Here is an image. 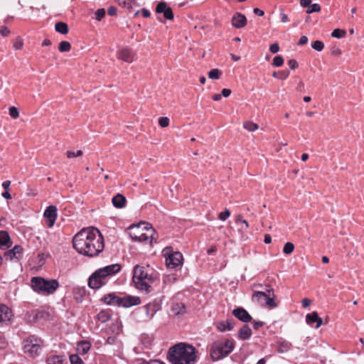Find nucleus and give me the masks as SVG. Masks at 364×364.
<instances>
[{
	"label": "nucleus",
	"instance_id": "nucleus-6",
	"mask_svg": "<svg viewBox=\"0 0 364 364\" xmlns=\"http://www.w3.org/2000/svg\"><path fill=\"white\" fill-rule=\"evenodd\" d=\"M31 286L32 289L38 294L50 295L54 294L60 285L56 279H46L41 277H34L31 278Z\"/></svg>",
	"mask_w": 364,
	"mask_h": 364
},
{
	"label": "nucleus",
	"instance_id": "nucleus-43",
	"mask_svg": "<svg viewBox=\"0 0 364 364\" xmlns=\"http://www.w3.org/2000/svg\"><path fill=\"white\" fill-rule=\"evenodd\" d=\"M159 124L161 127H166L169 124V119L166 117H161L159 119Z\"/></svg>",
	"mask_w": 364,
	"mask_h": 364
},
{
	"label": "nucleus",
	"instance_id": "nucleus-45",
	"mask_svg": "<svg viewBox=\"0 0 364 364\" xmlns=\"http://www.w3.org/2000/svg\"><path fill=\"white\" fill-rule=\"evenodd\" d=\"M230 215V212L226 209L225 211L221 212L219 215L218 218L221 220H225Z\"/></svg>",
	"mask_w": 364,
	"mask_h": 364
},
{
	"label": "nucleus",
	"instance_id": "nucleus-31",
	"mask_svg": "<svg viewBox=\"0 0 364 364\" xmlns=\"http://www.w3.org/2000/svg\"><path fill=\"white\" fill-rule=\"evenodd\" d=\"M185 306L184 304H176L173 308H172V311L173 312L178 315V314H183L185 312Z\"/></svg>",
	"mask_w": 364,
	"mask_h": 364
},
{
	"label": "nucleus",
	"instance_id": "nucleus-64",
	"mask_svg": "<svg viewBox=\"0 0 364 364\" xmlns=\"http://www.w3.org/2000/svg\"><path fill=\"white\" fill-rule=\"evenodd\" d=\"M264 242L266 244H269L272 242V237L269 235H265Z\"/></svg>",
	"mask_w": 364,
	"mask_h": 364
},
{
	"label": "nucleus",
	"instance_id": "nucleus-33",
	"mask_svg": "<svg viewBox=\"0 0 364 364\" xmlns=\"http://www.w3.org/2000/svg\"><path fill=\"white\" fill-rule=\"evenodd\" d=\"M346 34V32L345 30L336 28L331 33V36L336 38H343Z\"/></svg>",
	"mask_w": 364,
	"mask_h": 364
},
{
	"label": "nucleus",
	"instance_id": "nucleus-27",
	"mask_svg": "<svg viewBox=\"0 0 364 364\" xmlns=\"http://www.w3.org/2000/svg\"><path fill=\"white\" fill-rule=\"evenodd\" d=\"M11 244V239L8 232L5 230L0 231V245L9 246Z\"/></svg>",
	"mask_w": 364,
	"mask_h": 364
},
{
	"label": "nucleus",
	"instance_id": "nucleus-10",
	"mask_svg": "<svg viewBox=\"0 0 364 364\" xmlns=\"http://www.w3.org/2000/svg\"><path fill=\"white\" fill-rule=\"evenodd\" d=\"M23 352L31 357L35 358L40 355L43 346V341L36 336H29L23 343Z\"/></svg>",
	"mask_w": 364,
	"mask_h": 364
},
{
	"label": "nucleus",
	"instance_id": "nucleus-7",
	"mask_svg": "<svg viewBox=\"0 0 364 364\" xmlns=\"http://www.w3.org/2000/svg\"><path fill=\"white\" fill-rule=\"evenodd\" d=\"M101 301L107 305H114L119 307L129 308L141 304L139 296L127 295L123 297L117 296L114 293L105 294Z\"/></svg>",
	"mask_w": 364,
	"mask_h": 364
},
{
	"label": "nucleus",
	"instance_id": "nucleus-36",
	"mask_svg": "<svg viewBox=\"0 0 364 364\" xmlns=\"http://www.w3.org/2000/svg\"><path fill=\"white\" fill-rule=\"evenodd\" d=\"M311 47L316 51H321L324 48V44L321 41H315L312 43Z\"/></svg>",
	"mask_w": 364,
	"mask_h": 364
},
{
	"label": "nucleus",
	"instance_id": "nucleus-38",
	"mask_svg": "<svg viewBox=\"0 0 364 364\" xmlns=\"http://www.w3.org/2000/svg\"><path fill=\"white\" fill-rule=\"evenodd\" d=\"M284 63V59L281 55L275 56L272 61V65L275 67H280Z\"/></svg>",
	"mask_w": 364,
	"mask_h": 364
},
{
	"label": "nucleus",
	"instance_id": "nucleus-25",
	"mask_svg": "<svg viewBox=\"0 0 364 364\" xmlns=\"http://www.w3.org/2000/svg\"><path fill=\"white\" fill-rule=\"evenodd\" d=\"M111 313L109 310H101L96 316V318L102 322L105 323L108 321L111 318Z\"/></svg>",
	"mask_w": 364,
	"mask_h": 364
},
{
	"label": "nucleus",
	"instance_id": "nucleus-54",
	"mask_svg": "<svg viewBox=\"0 0 364 364\" xmlns=\"http://www.w3.org/2000/svg\"><path fill=\"white\" fill-rule=\"evenodd\" d=\"M117 9L114 6H109L107 12L109 16H115L117 14Z\"/></svg>",
	"mask_w": 364,
	"mask_h": 364
},
{
	"label": "nucleus",
	"instance_id": "nucleus-55",
	"mask_svg": "<svg viewBox=\"0 0 364 364\" xmlns=\"http://www.w3.org/2000/svg\"><path fill=\"white\" fill-rule=\"evenodd\" d=\"M231 92L230 89L224 88L222 90L221 96L223 95L224 97H228L230 95Z\"/></svg>",
	"mask_w": 364,
	"mask_h": 364
},
{
	"label": "nucleus",
	"instance_id": "nucleus-50",
	"mask_svg": "<svg viewBox=\"0 0 364 364\" xmlns=\"http://www.w3.org/2000/svg\"><path fill=\"white\" fill-rule=\"evenodd\" d=\"M0 33L2 36L6 37L10 33V31L6 26H1L0 28Z\"/></svg>",
	"mask_w": 364,
	"mask_h": 364
},
{
	"label": "nucleus",
	"instance_id": "nucleus-59",
	"mask_svg": "<svg viewBox=\"0 0 364 364\" xmlns=\"http://www.w3.org/2000/svg\"><path fill=\"white\" fill-rule=\"evenodd\" d=\"M264 325V323L262 321H255L253 323V328L255 330H257L259 327H262Z\"/></svg>",
	"mask_w": 364,
	"mask_h": 364
},
{
	"label": "nucleus",
	"instance_id": "nucleus-47",
	"mask_svg": "<svg viewBox=\"0 0 364 364\" xmlns=\"http://www.w3.org/2000/svg\"><path fill=\"white\" fill-rule=\"evenodd\" d=\"M240 227V231H245L249 228V224L246 220L241 221V223L237 224Z\"/></svg>",
	"mask_w": 364,
	"mask_h": 364
},
{
	"label": "nucleus",
	"instance_id": "nucleus-48",
	"mask_svg": "<svg viewBox=\"0 0 364 364\" xmlns=\"http://www.w3.org/2000/svg\"><path fill=\"white\" fill-rule=\"evenodd\" d=\"M6 346L7 342L5 337L2 334H0V349L5 348Z\"/></svg>",
	"mask_w": 364,
	"mask_h": 364
},
{
	"label": "nucleus",
	"instance_id": "nucleus-57",
	"mask_svg": "<svg viewBox=\"0 0 364 364\" xmlns=\"http://www.w3.org/2000/svg\"><path fill=\"white\" fill-rule=\"evenodd\" d=\"M301 303H302V306L304 307V308H306L308 307L309 306L311 305V301L309 299H304L302 301H301Z\"/></svg>",
	"mask_w": 364,
	"mask_h": 364
},
{
	"label": "nucleus",
	"instance_id": "nucleus-49",
	"mask_svg": "<svg viewBox=\"0 0 364 364\" xmlns=\"http://www.w3.org/2000/svg\"><path fill=\"white\" fill-rule=\"evenodd\" d=\"M331 53L334 56H339L342 52L338 47L334 46L331 48Z\"/></svg>",
	"mask_w": 364,
	"mask_h": 364
},
{
	"label": "nucleus",
	"instance_id": "nucleus-37",
	"mask_svg": "<svg viewBox=\"0 0 364 364\" xmlns=\"http://www.w3.org/2000/svg\"><path fill=\"white\" fill-rule=\"evenodd\" d=\"M9 111V115L12 119H17L19 117V112L16 107H10Z\"/></svg>",
	"mask_w": 364,
	"mask_h": 364
},
{
	"label": "nucleus",
	"instance_id": "nucleus-26",
	"mask_svg": "<svg viewBox=\"0 0 364 364\" xmlns=\"http://www.w3.org/2000/svg\"><path fill=\"white\" fill-rule=\"evenodd\" d=\"M47 364H66V360L62 355H51L47 358Z\"/></svg>",
	"mask_w": 364,
	"mask_h": 364
},
{
	"label": "nucleus",
	"instance_id": "nucleus-56",
	"mask_svg": "<svg viewBox=\"0 0 364 364\" xmlns=\"http://www.w3.org/2000/svg\"><path fill=\"white\" fill-rule=\"evenodd\" d=\"M311 0H301L300 1L301 6L304 8H306V7L309 8L311 5Z\"/></svg>",
	"mask_w": 364,
	"mask_h": 364
},
{
	"label": "nucleus",
	"instance_id": "nucleus-60",
	"mask_svg": "<svg viewBox=\"0 0 364 364\" xmlns=\"http://www.w3.org/2000/svg\"><path fill=\"white\" fill-rule=\"evenodd\" d=\"M141 14H142V16L144 17V18H148L151 15V13L149 10L146 9H143L141 10Z\"/></svg>",
	"mask_w": 364,
	"mask_h": 364
},
{
	"label": "nucleus",
	"instance_id": "nucleus-2",
	"mask_svg": "<svg viewBox=\"0 0 364 364\" xmlns=\"http://www.w3.org/2000/svg\"><path fill=\"white\" fill-rule=\"evenodd\" d=\"M196 353L193 346L179 343L169 349L168 358L171 364H194Z\"/></svg>",
	"mask_w": 364,
	"mask_h": 364
},
{
	"label": "nucleus",
	"instance_id": "nucleus-28",
	"mask_svg": "<svg viewBox=\"0 0 364 364\" xmlns=\"http://www.w3.org/2000/svg\"><path fill=\"white\" fill-rule=\"evenodd\" d=\"M55 31L61 34H67L69 31L68 24L64 22H58L55 25Z\"/></svg>",
	"mask_w": 364,
	"mask_h": 364
},
{
	"label": "nucleus",
	"instance_id": "nucleus-18",
	"mask_svg": "<svg viewBox=\"0 0 364 364\" xmlns=\"http://www.w3.org/2000/svg\"><path fill=\"white\" fill-rule=\"evenodd\" d=\"M306 321L309 325L311 326H313L314 323H316V328H318L323 323V319L318 316V314L316 311H313L310 314H308L306 316Z\"/></svg>",
	"mask_w": 364,
	"mask_h": 364
},
{
	"label": "nucleus",
	"instance_id": "nucleus-8",
	"mask_svg": "<svg viewBox=\"0 0 364 364\" xmlns=\"http://www.w3.org/2000/svg\"><path fill=\"white\" fill-rule=\"evenodd\" d=\"M232 340L223 338L215 341L210 350V355L213 360H219L228 355L234 349Z\"/></svg>",
	"mask_w": 364,
	"mask_h": 364
},
{
	"label": "nucleus",
	"instance_id": "nucleus-58",
	"mask_svg": "<svg viewBox=\"0 0 364 364\" xmlns=\"http://www.w3.org/2000/svg\"><path fill=\"white\" fill-rule=\"evenodd\" d=\"M280 15H281V21L282 23H287L289 21L288 16L286 14L282 12Z\"/></svg>",
	"mask_w": 364,
	"mask_h": 364
},
{
	"label": "nucleus",
	"instance_id": "nucleus-5",
	"mask_svg": "<svg viewBox=\"0 0 364 364\" xmlns=\"http://www.w3.org/2000/svg\"><path fill=\"white\" fill-rule=\"evenodd\" d=\"M154 229L146 223H140L129 228V234L132 239L136 242L151 244L154 240L156 241V239L154 237Z\"/></svg>",
	"mask_w": 364,
	"mask_h": 364
},
{
	"label": "nucleus",
	"instance_id": "nucleus-40",
	"mask_svg": "<svg viewBox=\"0 0 364 364\" xmlns=\"http://www.w3.org/2000/svg\"><path fill=\"white\" fill-rule=\"evenodd\" d=\"M83 155V152L82 150H78L77 152H74L72 151H66V156L68 159L73 158V157H78L82 156Z\"/></svg>",
	"mask_w": 364,
	"mask_h": 364
},
{
	"label": "nucleus",
	"instance_id": "nucleus-21",
	"mask_svg": "<svg viewBox=\"0 0 364 364\" xmlns=\"http://www.w3.org/2000/svg\"><path fill=\"white\" fill-rule=\"evenodd\" d=\"M23 248L20 245H15L11 250L5 252V257L12 260L14 258L18 259L21 257Z\"/></svg>",
	"mask_w": 364,
	"mask_h": 364
},
{
	"label": "nucleus",
	"instance_id": "nucleus-34",
	"mask_svg": "<svg viewBox=\"0 0 364 364\" xmlns=\"http://www.w3.org/2000/svg\"><path fill=\"white\" fill-rule=\"evenodd\" d=\"M243 127L249 132H254L258 129V125L252 122H245Z\"/></svg>",
	"mask_w": 364,
	"mask_h": 364
},
{
	"label": "nucleus",
	"instance_id": "nucleus-42",
	"mask_svg": "<svg viewBox=\"0 0 364 364\" xmlns=\"http://www.w3.org/2000/svg\"><path fill=\"white\" fill-rule=\"evenodd\" d=\"M105 16V10L104 9H97L95 11V16L97 21H101Z\"/></svg>",
	"mask_w": 364,
	"mask_h": 364
},
{
	"label": "nucleus",
	"instance_id": "nucleus-9",
	"mask_svg": "<svg viewBox=\"0 0 364 364\" xmlns=\"http://www.w3.org/2000/svg\"><path fill=\"white\" fill-rule=\"evenodd\" d=\"M161 306L158 301H154L144 305L134 312L135 318L139 322H147L152 319L154 314L161 310Z\"/></svg>",
	"mask_w": 364,
	"mask_h": 364
},
{
	"label": "nucleus",
	"instance_id": "nucleus-14",
	"mask_svg": "<svg viewBox=\"0 0 364 364\" xmlns=\"http://www.w3.org/2000/svg\"><path fill=\"white\" fill-rule=\"evenodd\" d=\"M117 57L119 60L130 63L134 61L135 54L131 49L124 48L117 51Z\"/></svg>",
	"mask_w": 364,
	"mask_h": 364
},
{
	"label": "nucleus",
	"instance_id": "nucleus-39",
	"mask_svg": "<svg viewBox=\"0 0 364 364\" xmlns=\"http://www.w3.org/2000/svg\"><path fill=\"white\" fill-rule=\"evenodd\" d=\"M321 10V6L318 4H311L308 8L306 12L307 14H311L314 12H318Z\"/></svg>",
	"mask_w": 364,
	"mask_h": 364
},
{
	"label": "nucleus",
	"instance_id": "nucleus-61",
	"mask_svg": "<svg viewBox=\"0 0 364 364\" xmlns=\"http://www.w3.org/2000/svg\"><path fill=\"white\" fill-rule=\"evenodd\" d=\"M253 11L256 15L259 16H262L264 14V11L258 8L254 9Z\"/></svg>",
	"mask_w": 364,
	"mask_h": 364
},
{
	"label": "nucleus",
	"instance_id": "nucleus-63",
	"mask_svg": "<svg viewBox=\"0 0 364 364\" xmlns=\"http://www.w3.org/2000/svg\"><path fill=\"white\" fill-rule=\"evenodd\" d=\"M175 279L176 278L173 276L168 275L164 279V282L166 283L168 282H171V280L175 281Z\"/></svg>",
	"mask_w": 364,
	"mask_h": 364
},
{
	"label": "nucleus",
	"instance_id": "nucleus-46",
	"mask_svg": "<svg viewBox=\"0 0 364 364\" xmlns=\"http://www.w3.org/2000/svg\"><path fill=\"white\" fill-rule=\"evenodd\" d=\"M23 43L21 38H18L14 43V48L16 50H21L23 48Z\"/></svg>",
	"mask_w": 364,
	"mask_h": 364
},
{
	"label": "nucleus",
	"instance_id": "nucleus-13",
	"mask_svg": "<svg viewBox=\"0 0 364 364\" xmlns=\"http://www.w3.org/2000/svg\"><path fill=\"white\" fill-rule=\"evenodd\" d=\"M13 316L11 309L5 304H0V327L8 326Z\"/></svg>",
	"mask_w": 364,
	"mask_h": 364
},
{
	"label": "nucleus",
	"instance_id": "nucleus-11",
	"mask_svg": "<svg viewBox=\"0 0 364 364\" xmlns=\"http://www.w3.org/2000/svg\"><path fill=\"white\" fill-rule=\"evenodd\" d=\"M274 291L272 289H267L266 291H257L253 296V299L257 301L262 305H266L270 308L276 307V304L274 300Z\"/></svg>",
	"mask_w": 364,
	"mask_h": 364
},
{
	"label": "nucleus",
	"instance_id": "nucleus-30",
	"mask_svg": "<svg viewBox=\"0 0 364 364\" xmlns=\"http://www.w3.org/2000/svg\"><path fill=\"white\" fill-rule=\"evenodd\" d=\"M221 75H222V72L219 69H217V68L210 70L208 73L209 78L215 79V80L219 79Z\"/></svg>",
	"mask_w": 364,
	"mask_h": 364
},
{
	"label": "nucleus",
	"instance_id": "nucleus-19",
	"mask_svg": "<svg viewBox=\"0 0 364 364\" xmlns=\"http://www.w3.org/2000/svg\"><path fill=\"white\" fill-rule=\"evenodd\" d=\"M232 24L236 28H241L247 24L246 16L240 13H236L232 18Z\"/></svg>",
	"mask_w": 364,
	"mask_h": 364
},
{
	"label": "nucleus",
	"instance_id": "nucleus-4",
	"mask_svg": "<svg viewBox=\"0 0 364 364\" xmlns=\"http://www.w3.org/2000/svg\"><path fill=\"white\" fill-rule=\"evenodd\" d=\"M121 269L119 264H113L96 270L88 279V285L92 289H99L105 285L109 277L118 273Z\"/></svg>",
	"mask_w": 364,
	"mask_h": 364
},
{
	"label": "nucleus",
	"instance_id": "nucleus-17",
	"mask_svg": "<svg viewBox=\"0 0 364 364\" xmlns=\"http://www.w3.org/2000/svg\"><path fill=\"white\" fill-rule=\"evenodd\" d=\"M232 313L234 316L245 323H248L252 319L250 314L242 307L235 309Z\"/></svg>",
	"mask_w": 364,
	"mask_h": 364
},
{
	"label": "nucleus",
	"instance_id": "nucleus-53",
	"mask_svg": "<svg viewBox=\"0 0 364 364\" xmlns=\"http://www.w3.org/2000/svg\"><path fill=\"white\" fill-rule=\"evenodd\" d=\"M307 42H308V38L306 36H302L298 42V45L304 46V45L306 44Z\"/></svg>",
	"mask_w": 364,
	"mask_h": 364
},
{
	"label": "nucleus",
	"instance_id": "nucleus-24",
	"mask_svg": "<svg viewBox=\"0 0 364 364\" xmlns=\"http://www.w3.org/2000/svg\"><path fill=\"white\" fill-rule=\"evenodd\" d=\"M252 331L249 326L244 325L238 331V337L241 340H247L250 338Z\"/></svg>",
	"mask_w": 364,
	"mask_h": 364
},
{
	"label": "nucleus",
	"instance_id": "nucleus-51",
	"mask_svg": "<svg viewBox=\"0 0 364 364\" xmlns=\"http://www.w3.org/2000/svg\"><path fill=\"white\" fill-rule=\"evenodd\" d=\"M288 65H289V68L292 70H294L298 67V63H297L296 60L294 59H290L288 61Z\"/></svg>",
	"mask_w": 364,
	"mask_h": 364
},
{
	"label": "nucleus",
	"instance_id": "nucleus-29",
	"mask_svg": "<svg viewBox=\"0 0 364 364\" xmlns=\"http://www.w3.org/2000/svg\"><path fill=\"white\" fill-rule=\"evenodd\" d=\"M291 348V344L287 341H282L279 343L277 351L279 353H284L289 351Z\"/></svg>",
	"mask_w": 364,
	"mask_h": 364
},
{
	"label": "nucleus",
	"instance_id": "nucleus-32",
	"mask_svg": "<svg viewBox=\"0 0 364 364\" xmlns=\"http://www.w3.org/2000/svg\"><path fill=\"white\" fill-rule=\"evenodd\" d=\"M58 49L60 52H68L71 49V45L68 41H61Z\"/></svg>",
	"mask_w": 364,
	"mask_h": 364
},
{
	"label": "nucleus",
	"instance_id": "nucleus-41",
	"mask_svg": "<svg viewBox=\"0 0 364 364\" xmlns=\"http://www.w3.org/2000/svg\"><path fill=\"white\" fill-rule=\"evenodd\" d=\"M70 360L71 364H84L82 360L77 355H71Z\"/></svg>",
	"mask_w": 364,
	"mask_h": 364
},
{
	"label": "nucleus",
	"instance_id": "nucleus-1",
	"mask_svg": "<svg viewBox=\"0 0 364 364\" xmlns=\"http://www.w3.org/2000/svg\"><path fill=\"white\" fill-rule=\"evenodd\" d=\"M73 245L80 254L94 257L103 251L104 237L96 228H84L74 236Z\"/></svg>",
	"mask_w": 364,
	"mask_h": 364
},
{
	"label": "nucleus",
	"instance_id": "nucleus-3",
	"mask_svg": "<svg viewBox=\"0 0 364 364\" xmlns=\"http://www.w3.org/2000/svg\"><path fill=\"white\" fill-rule=\"evenodd\" d=\"M149 269V266L145 267L136 265L134 268L132 280L136 289L141 291H145L149 293L151 291V284L156 279Z\"/></svg>",
	"mask_w": 364,
	"mask_h": 364
},
{
	"label": "nucleus",
	"instance_id": "nucleus-16",
	"mask_svg": "<svg viewBox=\"0 0 364 364\" xmlns=\"http://www.w3.org/2000/svg\"><path fill=\"white\" fill-rule=\"evenodd\" d=\"M156 12L159 14H163L164 18L168 20L173 19V13L171 7L168 6L165 2H160L157 4L156 8Z\"/></svg>",
	"mask_w": 364,
	"mask_h": 364
},
{
	"label": "nucleus",
	"instance_id": "nucleus-15",
	"mask_svg": "<svg viewBox=\"0 0 364 364\" xmlns=\"http://www.w3.org/2000/svg\"><path fill=\"white\" fill-rule=\"evenodd\" d=\"M44 217L48 220V226L52 228L57 218V208L55 205H49L45 210Z\"/></svg>",
	"mask_w": 364,
	"mask_h": 364
},
{
	"label": "nucleus",
	"instance_id": "nucleus-52",
	"mask_svg": "<svg viewBox=\"0 0 364 364\" xmlns=\"http://www.w3.org/2000/svg\"><path fill=\"white\" fill-rule=\"evenodd\" d=\"M279 50V44L278 43H273L269 47V50L272 53H277Z\"/></svg>",
	"mask_w": 364,
	"mask_h": 364
},
{
	"label": "nucleus",
	"instance_id": "nucleus-12",
	"mask_svg": "<svg viewBox=\"0 0 364 364\" xmlns=\"http://www.w3.org/2000/svg\"><path fill=\"white\" fill-rule=\"evenodd\" d=\"M182 264L183 255L179 252H172L166 258V264L168 268L176 269L181 267Z\"/></svg>",
	"mask_w": 364,
	"mask_h": 364
},
{
	"label": "nucleus",
	"instance_id": "nucleus-62",
	"mask_svg": "<svg viewBox=\"0 0 364 364\" xmlns=\"http://www.w3.org/2000/svg\"><path fill=\"white\" fill-rule=\"evenodd\" d=\"M11 185V181H5L3 182L2 183V187L6 190V191H8V189L9 188V186Z\"/></svg>",
	"mask_w": 364,
	"mask_h": 364
},
{
	"label": "nucleus",
	"instance_id": "nucleus-22",
	"mask_svg": "<svg viewBox=\"0 0 364 364\" xmlns=\"http://www.w3.org/2000/svg\"><path fill=\"white\" fill-rule=\"evenodd\" d=\"M112 203L115 208H122L125 206L127 200L123 195L117 193L112 198Z\"/></svg>",
	"mask_w": 364,
	"mask_h": 364
},
{
	"label": "nucleus",
	"instance_id": "nucleus-35",
	"mask_svg": "<svg viewBox=\"0 0 364 364\" xmlns=\"http://www.w3.org/2000/svg\"><path fill=\"white\" fill-rule=\"evenodd\" d=\"M294 250V245L292 242H287L283 248V252L287 255H290Z\"/></svg>",
	"mask_w": 364,
	"mask_h": 364
},
{
	"label": "nucleus",
	"instance_id": "nucleus-23",
	"mask_svg": "<svg viewBox=\"0 0 364 364\" xmlns=\"http://www.w3.org/2000/svg\"><path fill=\"white\" fill-rule=\"evenodd\" d=\"M91 343L87 341H81L77 343V350L80 354H86L90 349Z\"/></svg>",
	"mask_w": 364,
	"mask_h": 364
},
{
	"label": "nucleus",
	"instance_id": "nucleus-44",
	"mask_svg": "<svg viewBox=\"0 0 364 364\" xmlns=\"http://www.w3.org/2000/svg\"><path fill=\"white\" fill-rule=\"evenodd\" d=\"M289 75V71L288 70H280L278 72V79L285 80Z\"/></svg>",
	"mask_w": 364,
	"mask_h": 364
},
{
	"label": "nucleus",
	"instance_id": "nucleus-20",
	"mask_svg": "<svg viewBox=\"0 0 364 364\" xmlns=\"http://www.w3.org/2000/svg\"><path fill=\"white\" fill-rule=\"evenodd\" d=\"M216 328L220 332H225L226 331H230L233 329L235 326V322L233 320H226L218 321L215 323Z\"/></svg>",
	"mask_w": 364,
	"mask_h": 364
}]
</instances>
